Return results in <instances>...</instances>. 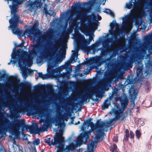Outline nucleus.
<instances>
[{
  "label": "nucleus",
  "instance_id": "f257e3e1",
  "mask_svg": "<svg viewBox=\"0 0 152 152\" xmlns=\"http://www.w3.org/2000/svg\"><path fill=\"white\" fill-rule=\"evenodd\" d=\"M35 41L37 44L33 45V50H29V53L19 48L16 52L12 53L11 54V61H13V64H15L18 61L19 66L20 67H23V65H26V63L28 66L32 64L33 55H36L37 53L40 52L41 46L38 43L40 42L39 39H37Z\"/></svg>",
  "mask_w": 152,
  "mask_h": 152
},
{
  "label": "nucleus",
  "instance_id": "f03ea898",
  "mask_svg": "<svg viewBox=\"0 0 152 152\" xmlns=\"http://www.w3.org/2000/svg\"><path fill=\"white\" fill-rule=\"evenodd\" d=\"M22 2L19 4H16L15 6V11H13L12 10H11V13L13 15V16L9 20V22L10 25L9 28H11L12 33L15 35H17L20 38L24 36L27 34L29 35H33L34 40L35 41L37 39L40 40V42L39 44H40L41 43L40 39V38H37V35L38 34V31L39 29H38L37 27L39 26V23L37 21H35L33 26L29 29H26L23 33L22 30H20L18 28V23L20 22V17L18 16L16 13L17 10L18 8V5L20 4Z\"/></svg>",
  "mask_w": 152,
  "mask_h": 152
},
{
  "label": "nucleus",
  "instance_id": "7ed1b4c3",
  "mask_svg": "<svg viewBox=\"0 0 152 152\" xmlns=\"http://www.w3.org/2000/svg\"><path fill=\"white\" fill-rule=\"evenodd\" d=\"M82 4L80 2L76 3L75 5V8L80 10V12L76 13V20H80L81 22L87 20L89 23L93 21L97 23H99L98 20H96V17L94 13L93 12L91 15L87 16V13L89 12L91 10V7H82Z\"/></svg>",
  "mask_w": 152,
  "mask_h": 152
},
{
  "label": "nucleus",
  "instance_id": "20e7f679",
  "mask_svg": "<svg viewBox=\"0 0 152 152\" xmlns=\"http://www.w3.org/2000/svg\"><path fill=\"white\" fill-rule=\"evenodd\" d=\"M56 137H54V141L53 139H51L50 138H48L45 139V142L47 143L49 146H51L52 145H57V152H61L66 151V152H71L73 151L75 149L76 147V145L73 142L70 143L69 145H66L65 146V148H63V146H59L60 144L59 142L57 140L56 141H55Z\"/></svg>",
  "mask_w": 152,
  "mask_h": 152
},
{
  "label": "nucleus",
  "instance_id": "39448f33",
  "mask_svg": "<svg viewBox=\"0 0 152 152\" xmlns=\"http://www.w3.org/2000/svg\"><path fill=\"white\" fill-rule=\"evenodd\" d=\"M59 48V45L56 43L55 45H53V47L52 48H50L49 47L47 49L45 48L42 52L40 53L39 57L40 60L44 58H46L48 56L50 58H53L56 56H58V55L57 53L58 52V50Z\"/></svg>",
  "mask_w": 152,
  "mask_h": 152
},
{
  "label": "nucleus",
  "instance_id": "423d86ee",
  "mask_svg": "<svg viewBox=\"0 0 152 152\" xmlns=\"http://www.w3.org/2000/svg\"><path fill=\"white\" fill-rule=\"evenodd\" d=\"M38 125L34 124L31 125H28L25 124V120L24 119L17 120L13 125V127L15 131L18 132L21 128L22 130H24L25 128L29 129L31 132H34L37 130Z\"/></svg>",
  "mask_w": 152,
  "mask_h": 152
},
{
  "label": "nucleus",
  "instance_id": "0eeeda50",
  "mask_svg": "<svg viewBox=\"0 0 152 152\" xmlns=\"http://www.w3.org/2000/svg\"><path fill=\"white\" fill-rule=\"evenodd\" d=\"M100 92L99 89L96 88L94 90L93 94L88 93L85 94H81L80 95V96L82 101L80 103H82L83 102L86 101L88 98H90L91 97L93 94L96 95V96L99 97L100 95Z\"/></svg>",
  "mask_w": 152,
  "mask_h": 152
},
{
  "label": "nucleus",
  "instance_id": "6e6552de",
  "mask_svg": "<svg viewBox=\"0 0 152 152\" xmlns=\"http://www.w3.org/2000/svg\"><path fill=\"white\" fill-rule=\"evenodd\" d=\"M45 0H43L44 2ZM42 0H35L34 2L29 1L28 2V6L31 10L41 8L43 5Z\"/></svg>",
  "mask_w": 152,
  "mask_h": 152
},
{
  "label": "nucleus",
  "instance_id": "1a4fd4ad",
  "mask_svg": "<svg viewBox=\"0 0 152 152\" xmlns=\"http://www.w3.org/2000/svg\"><path fill=\"white\" fill-rule=\"evenodd\" d=\"M63 131L62 129H60L59 130V132L58 133L56 132V134L54 135L56 137L55 141H56L57 140L59 142L60 144L59 147L63 146V148H65V145H64L65 140L64 137L63 136Z\"/></svg>",
  "mask_w": 152,
  "mask_h": 152
},
{
  "label": "nucleus",
  "instance_id": "9d476101",
  "mask_svg": "<svg viewBox=\"0 0 152 152\" xmlns=\"http://www.w3.org/2000/svg\"><path fill=\"white\" fill-rule=\"evenodd\" d=\"M90 134L88 133V132L86 131L83 133L80 134L77 139L76 143L77 144L81 143L84 140H85V141H86L87 139L89 138Z\"/></svg>",
  "mask_w": 152,
  "mask_h": 152
},
{
  "label": "nucleus",
  "instance_id": "9b49d317",
  "mask_svg": "<svg viewBox=\"0 0 152 152\" xmlns=\"http://www.w3.org/2000/svg\"><path fill=\"white\" fill-rule=\"evenodd\" d=\"M49 121L46 120L45 121L43 125L40 128L37 127V132L38 133H41L42 132H44L45 131H48V126L49 124Z\"/></svg>",
  "mask_w": 152,
  "mask_h": 152
},
{
  "label": "nucleus",
  "instance_id": "f8f14e48",
  "mask_svg": "<svg viewBox=\"0 0 152 152\" xmlns=\"http://www.w3.org/2000/svg\"><path fill=\"white\" fill-rule=\"evenodd\" d=\"M92 119L91 118H90L89 119V120H88L86 121V122H84V124L83 125L82 127V130H83L84 129V125H86V124H87V126H90L91 127V129H92V130H94L96 129V126L95 124L93 123V122L91 121H92Z\"/></svg>",
  "mask_w": 152,
  "mask_h": 152
},
{
  "label": "nucleus",
  "instance_id": "ddd939ff",
  "mask_svg": "<svg viewBox=\"0 0 152 152\" xmlns=\"http://www.w3.org/2000/svg\"><path fill=\"white\" fill-rule=\"evenodd\" d=\"M125 133L124 140L126 141H128L129 137L131 139L134 138V134L132 131H130L129 134V130L127 129H126L125 130Z\"/></svg>",
  "mask_w": 152,
  "mask_h": 152
},
{
  "label": "nucleus",
  "instance_id": "4468645a",
  "mask_svg": "<svg viewBox=\"0 0 152 152\" xmlns=\"http://www.w3.org/2000/svg\"><path fill=\"white\" fill-rule=\"evenodd\" d=\"M102 58L101 57H99L96 59H94V61L93 67L95 69H97L98 67L101 65L100 61H102Z\"/></svg>",
  "mask_w": 152,
  "mask_h": 152
},
{
  "label": "nucleus",
  "instance_id": "2eb2a0df",
  "mask_svg": "<svg viewBox=\"0 0 152 152\" xmlns=\"http://www.w3.org/2000/svg\"><path fill=\"white\" fill-rule=\"evenodd\" d=\"M10 124V121L7 120L6 121H4L3 125H0V133L3 131L7 130V127Z\"/></svg>",
  "mask_w": 152,
  "mask_h": 152
},
{
  "label": "nucleus",
  "instance_id": "dca6fc26",
  "mask_svg": "<svg viewBox=\"0 0 152 152\" xmlns=\"http://www.w3.org/2000/svg\"><path fill=\"white\" fill-rule=\"evenodd\" d=\"M128 99L127 97H126L124 99L120 100V103L121 106L124 109L128 105Z\"/></svg>",
  "mask_w": 152,
  "mask_h": 152
},
{
  "label": "nucleus",
  "instance_id": "f3484780",
  "mask_svg": "<svg viewBox=\"0 0 152 152\" xmlns=\"http://www.w3.org/2000/svg\"><path fill=\"white\" fill-rule=\"evenodd\" d=\"M123 113V110L121 109L116 110L114 113L115 117L114 118L116 119V120L117 121L121 117Z\"/></svg>",
  "mask_w": 152,
  "mask_h": 152
},
{
  "label": "nucleus",
  "instance_id": "a211bd4d",
  "mask_svg": "<svg viewBox=\"0 0 152 152\" xmlns=\"http://www.w3.org/2000/svg\"><path fill=\"white\" fill-rule=\"evenodd\" d=\"M103 48H101V57H104L105 56H106L108 54V52L107 50V49L108 48V47L107 45H103Z\"/></svg>",
  "mask_w": 152,
  "mask_h": 152
},
{
  "label": "nucleus",
  "instance_id": "6ab92c4d",
  "mask_svg": "<svg viewBox=\"0 0 152 152\" xmlns=\"http://www.w3.org/2000/svg\"><path fill=\"white\" fill-rule=\"evenodd\" d=\"M81 39H82L83 40V45L81 46V48L83 49L85 48V49H86V47L87 46L86 45H89L90 42L89 41V40H86L85 39V37L83 35H82L81 36Z\"/></svg>",
  "mask_w": 152,
  "mask_h": 152
},
{
  "label": "nucleus",
  "instance_id": "aec40b11",
  "mask_svg": "<svg viewBox=\"0 0 152 152\" xmlns=\"http://www.w3.org/2000/svg\"><path fill=\"white\" fill-rule=\"evenodd\" d=\"M145 44L146 45H149L151 43V39L150 35H148L145 37Z\"/></svg>",
  "mask_w": 152,
  "mask_h": 152
},
{
  "label": "nucleus",
  "instance_id": "412c9836",
  "mask_svg": "<svg viewBox=\"0 0 152 152\" xmlns=\"http://www.w3.org/2000/svg\"><path fill=\"white\" fill-rule=\"evenodd\" d=\"M78 52L77 51H75L73 53L72 55V56L71 60L70 61H71L72 62H76L77 59H75V58H77L78 56Z\"/></svg>",
  "mask_w": 152,
  "mask_h": 152
},
{
  "label": "nucleus",
  "instance_id": "4be33fe9",
  "mask_svg": "<svg viewBox=\"0 0 152 152\" xmlns=\"http://www.w3.org/2000/svg\"><path fill=\"white\" fill-rule=\"evenodd\" d=\"M142 66H138L137 67V76L138 77L142 71Z\"/></svg>",
  "mask_w": 152,
  "mask_h": 152
},
{
  "label": "nucleus",
  "instance_id": "5701e85b",
  "mask_svg": "<svg viewBox=\"0 0 152 152\" xmlns=\"http://www.w3.org/2000/svg\"><path fill=\"white\" fill-rule=\"evenodd\" d=\"M118 148L116 145L113 143L110 147V151L111 152H118L117 149Z\"/></svg>",
  "mask_w": 152,
  "mask_h": 152
},
{
  "label": "nucleus",
  "instance_id": "b1692460",
  "mask_svg": "<svg viewBox=\"0 0 152 152\" xmlns=\"http://www.w3.org/2000/svg\"><path fill=\"white\" fill-rule=\"evenodd\" d=\"M140 1H141L137 0L136 1H134V2H133L134 3L133 6L134 8H138L140 7Z\"/></svg>",
  "mask_w": 152,
  "mask_h": 152
},
{
  "label": "nucleus",
  "instance_id": "393cba45",
  "mask_svg": "<svg viewBox=\"0 0 152 152\" xmlns=\"http://www.w3.org/2000/svg\"><path fill=\"white\" fill-rule=\"evenodd\" d=\"M72 63H73V62H72L71 61H67L65 65L63 66L62 68L60 67V70H62L63 69L67 68L70 66V64Z\"/></svg>",
  "mask_w": 152,
  "mask_h": 152
},
{
  "label": "nucleus",
  "instance_id": "a878e982",
  "mask_svg": "<svg viewBox=\"0 0 152 152\" xmlns=\"http://www.w3.org/2000/svg\"><path fill=\"white\" fill-rule=\"evenodd\" d=\"M23 86L26 87L28 89H31V84L27 82H26L23 84Z\"/></svg>",
  "mask_w": 152,
  "mask_h": 152
},
{
  "label": "nucleus",
  "instance_id": "bb28decb",
  "mask_svg": "<svg viewBox=\"0 0 152 152\" xmlns=\"http://www.w3.org/2000/svg\"><path fill=\"white\" fill-rule=\"evenodd\" d=\"M108 101V100L107 99H106L104 102V103L103 104V106L102 107V110H104L108 108L109 106V104L108 103H107V102Z\"/></svg>",
  "mask_w": 152,
  "mask_h": 152
},
{
  "label": "nucleus",
  "instance_id": "cd10ccee",
  "mask_svg": "<svg viewBox=\"0 0 152 152\" xmlns=\"http://www.w3.org/2000/svg\"><path fill=\"white\" fill-rule=\"evenodd\" d=\"M96 45L95 44H93L90 46H86V50L88 51L91 50H94L95 49Z\"/></svg>",
  "mask_w": 152,
  "mask_h": 152
},
{
  "label": "nucleus",
  "instance_id": "c85d7f7f",
  "mask_svg": "<svg viewBox=\"0 0 152 152\" xmlns=\"http://www.w3.org/2000/svg\"><path fill=\"white\" fill-rule=\"evenodd\" d=\"M101 137V135L97 133L96 134L95 139L96 140V143L101 141L102 140V139H101V140H100V139Z\"/></svg>",
  "mask_w": 152,
  "mask_h": 152
},
{
  "label": "nucleus",
  "instance_id": "c756f323",
  "mask_svg": "<svg viewBox=\"0 0 152 152\" xmlns=\"http://www.w3.org/2000/svg\"><path fill=\"white\" fill-rule=\"evenodd\" d=\"M137 95V93L134 91L132 94H130V98L134 102Z\"/></svg>",
  "mask_w": 152,
  "mask_h": 152
},
{
  "label": "nucleus",
  "instance_id": "7c9ffc66",
  "mask_svg": "<svg viewBox=\"0 0 152 152\" xmlns=\"http://www.w3.org/2000/svg\"><path fill=\"white\" fill-rule=\"evenodd\" d=\"M133 0H131V1H129V3H127L126 4V7L129 9H130L133 7V5L132 4V1Z\"/></svg>",
  "mask_w": 152,
  "mask_h": 152
},
{
  "label": "nucleus",
  "instance_id": "2f4dec72",
  "mask_svg": "<svg viewBox=\"0 0 152 152\" xmlns=\"http://www.w3.org/2000/svg\"><path fill=\"white\" fill-rule=\"evenodd\" d=\"M66 56V50H62V53L61 55L60 58L61 59V61L64 60Z\"/></svg>",
  "mask_w": 152,
  "mask_h": 152
},
{
  "label": "nucleus",
  "instance_id": "473e14b6",
  "mask_svg": "<svg viewBox=\"0 0 152 152\" xmlns=\"http://www.w3.org/2000/svg\"><path fill=\"white\" fill-rule=\"evenodd\" d=\"M38 77L42 78L43 80H45L47 78V75H43L42 72H39L38 73Z\"/></svg>",
  "mask_w": 152,
  "mask_h": 152
},
{
  "label": "nucleus",
  "instance_id": "72a5a7b5",
  "mask_svg": "<svg viewBox=\"0 0 152 152\" xmlns=\"http://www.w3.org/2000/svg\"><path fill=\"white\" fill-rule=\"evenodd\" d=\"M105 125V124L104 122H102V124H101L99 122H98L95 125L96 126V129L97 128H102L103 125Z\"/></svg>",
  "mask_w": 152,
  "mask_h": 152
},
{
  "label": "nucleus",
  "instance_id": "f704fd0d",
  "mask_svg": "<svg viewBox=\"0 0 152 152\" xmlns=\"http://www.w3.org/2000/svg\"><path fill=\"white\" fill-rule=\"evenodd\" d=\"M135 135L137 138L138 139H139L141 135V133L140 132V131L139 130H137L136 131Z\"/></svg>",
  "mask_w": 152,
  "mask_h": 152
},
{
  "label": "nucleus",
  "instance_id": "c9c22d12",
  "mask_svg": "<svg viewBox=\"0 0 152 152\" xmlns=\"http://www.w3.org/2000/svg\"><path fill=\"white\" fill-rule=\"evenodd\" d=\"M55 126H56L57 125L58 126V128L59 127H61V124L60 123V121L59 120V119L58 118V119H56L55 120Z\"/></svg>",
  "mask_w": 152,
  "mask_h": 152
},
{
  "label": "nucleus",
  "instance_id": "e433bc0d",
  "mask_svg": "<svg viewBox=\"0 0 152 152\" xmlns=\"http://www.w3.org/2000/svg\"><path fill=\"white\" fill-rule=\"evenodd\" d=\"M33 144L35 145H37L39 144L40 140L39 138L34 140L33 142Z\"/></svg>",
  "mask_w": 152,
  "mask_h": 152
},
{
  "label": "nucleus",
  "instance_id": "4c0bfd02",
  "mask_svg": "<svg viewBox=\"0 0 152 152\" xmlns=\"http://www.w3.org/2000/svg\"><path fill=\"white\" fill-rule=\"evenodd\" d=\"M111 60V57H108L107 58H103L102 59V62L104 63H106L107 62H109Z\"/></svg>",
  "mask_w": 152,
  "mask_h": 152
},
{
  "label": "nucleus",
  "instance_id": "58836bf2",
  "mask_svg": "<svg viewBox=\"0 0 152 152\" xmlns=\"http://www.w3.org/2000/svg\"><path fill=\"white\" fill-rule=\"evenodd\" d=\"M117 24L115 20H113L110 24V26L111 28H113L115 26V25Z\"/></svg>",
  "mask_w": 152,
  "mask_h": 152
},
{
  "label": "nucleus",
  "instance_id": "ea45409f",
  "mask_svg": "<svg viewBox=\"0 0 152 152\" xmlns=\"http://www.w3.org/2000/svg\"><path fill=\"white\" fill-rule=\"evenodd\" d=\"M13 81L15 83H19L20 80L16 77L15 76L13 77Z\"/></svg>",
  "mask_w": 152,
  "mask_h": 152
},
{
  "label": "nucleus",
  "instance_id": "a19ab883",
  "mask_svg": "<svg viewBox=\"0 0 152 152\" xmlns=\"http://www.w3.org/2000/svg\"><path fill=\"white\" fill-rule=\"evenodd\" d=\"M117 120H116V119L114 118H113L111 119H110L109 121L107 122V124L108 125H110L113 121H116Z\"/></svg>",
  "mask_w": 152,
  "mask_h": 152
},
{
  "label": "nucleus",
  "instance_id": "79ce46f5",
  "mask_svg": "<svg viewBox=\"0 0 152 152\" xmlns=\"http://www.w3.org/2000/svg\"><path fill=\"white\" fill-rule=\"evenodd\" d=\"M43 10L44 11L46 15H50V13L48 12V10L46 7H45L44 8Z\"/></svg>",
  "mask_w": 152,
  "mask_h": 152
},
{
  "label": "nucleus",
  "instance_id": "37998d69",
  "mask_svg": "<svg viewBox=\"0 0 152 152\" xmlns=\"http://www.w3.org/2000/svg\"><path fill=\"white\" fill-rule=\"evenodd\" d=\"M107 10L109 11V14L112 17H114L115 15L114 13L112 12V11L109 9H107Z\"/></svg>",
  "mask_w": 152,
  "mask_h": 152
},
{
  "label": "nucleus",
  "instance_id": "c03bdc74",
  "mask_svg": "<svg viewBox=\"0 0 152 152\" xmlns=\"http://www.w3.org/2000/svg\"><path fill=\"white\" fill-rule=\"evenodd\" d=\"M118 137L117 136H114L113 139V140L115 142H117L118 141Z\"/></svg>",
  "mask_w": 152,
  "mask_h": 152
},
{
  "label": "nucleus",
  "instance_id": "a18cd8bd",
  "mask_svg": "<svg viewBox=\"0 0 152 152\" xmlns=\"http://www.w3.org/2000/svg\"><path fill=\"white\" fill-rule=\"evenodd\" d=\"M27 112L29 114H30V115H33V112L32 111V110H31L30 109H27Z\"/></svg>",
  "mask_w": 152,
  "mask_h": 152
},
{
  "label": "nucleus",
  "instance_id": "49530a36",
  "mask_svg": "<svg viewBox=\"0 0 152 152\" xmlns=\"http://www.w3.org/2000/svg\"><path fill=\"white\" fill-rule=\"evenodd\" d=\"M24 43V41H22L21 43L17 45L16 47H23V46Z\"/></svg>",
  "mask_w": 152,
  "mask_h": 152
},
{
  "label": "nucleus",
  "instance_id": "de8ad7c7",
  "mask_svg": "<svg viewBox=\"0 0 152 152\" xmlns=\"http://www.w3.org/2000/svg\"><path fill=\"white\" fill-rule=\"evenodd\" d=\"M34 88L36 90H39L41 88V86L39 85H37L35 86Z\"/></svg>",
  "mask_w": 152,
  "mask_h": 152
},
{
  "label": "nucleus",
  "instance_id": "09e8293b",
  "mask_svg": "<svg viewBox=\"0 0 152 152\" xmlns=\"http://www.w3.org/2000/svg\"><path fill=\"white\" fill-rule=\"evenodd\" d=\"M122 99L120 97H116L115 98V101H117L118 100H120H120Z\"/></svg>",
  "mask_w": 152,
  "mask_h": 152
},
{
  "label": "nucleus",
  "instance_id": "8fccbe9b",
  "mask_svg": "<svg viewBox=\"0 0 152 152\" xmlns=\"http://www.w3.org/2000/svg\"><path fill=\"white\" fill-rule=\"evenodd\" d=\"M129 17V16H126L124 18H123L122 19L123 21H126L128 19Z\"/></svg>",
  "mask_w": 152,
  "mask_h": 152
},
{
  "label": "nucleus",
  "instance_id": "3c124183",
  "mask_svg": "<svg viewBox=\"0 0 152 152\" xmlns=\"http://www.w3.org/2000/svg\"><path fill=\"white\" fill-rule=\"evenodd\" d=\"M97 18L98 20H100L102 19L100 15H99V14H97Z\"/></svg>",
  "mask_w": 152,
  "mask_h": 152
},
{
  "label": "nucleus",
  "instance_id": "603ef678",
  "mask_svg": "<svg viewBox=\"0 0 152 152\" xmlns=\"http://www.w3.org/2000/svg\"><path fill=\"white\" fill-rule=\"evenodd\" d=\"M114 38H115V42H117L118 41V39H117V35L116 34H115L114 35Z\"/></svg>",
  "mask_w": 152,
  "mask_h": 152
},
{
  "label": "nucleus",
  "instance_id": "864d4df0",
  "mask_svg": "<svg viewBox=\"0 0 152 152\" xmlns=\"http://www.w3.org/2000/svg\"><path fill=\"white\" fill-rule=\"evenodd\" d=\"M15 135L17 137H19L20 136V134L19 133H16L15 134Z\"/></svg>",
  "mask_w": 152,
  "mask_h": 152
},
{
  "label": "nucleus",
  "instance_id": "5fc2aeb1",
  "mask_svg": "<svg viewBox=\"0 0 152 152\" xmlns=\"http://www.w3.org/2000/svg\"><path fill=\"white\" fill-rule=\"evenodd\" d=\"M94 130H92V129H89L88 131H86L87 132H88V133L90 135L91 133V132L92 131H93Z\"/></svg>",
  "mask_w": 152,
  "mask_h": 152
},
{
  "label": "nucleus",
  "instance_id": "6e6d98bb",
  "mask_svg": "<svg viewBox=\"0 0 152 152\" xmlns=\"http://www.w3.org/2000/svg\"><path fill=\"white\" fill-rule=\"evenodd\" d=\"M73 14H71L70 15V16L69 17V19H72L73 17Z\"/></svg>",
  "mask_w": 152,
  "mask_h": 152
},
{
  "label": "nucleus",
  "instance_id": "4d7b16f0",
  "mask_svg": "<svg viewBox=\"0 0 152 152\" xmlns=\"http://www.w3.org/2000/svg\"><path fill=\"white\" fill-rule=\"evenodd\" d=\"M93 39V37L90 36L89 37V41H90V42H91V41H92V39Z\"/></svg>",
  "mask_w": 152,
  "mask_h": 152
},
{
  "label": "nucleus",
  "instance_id": "13d9d810",
  "mask_svg": "<svg viewBox=\"0 0 152 152\" xmlns=\"http://www.w3.org/2000/svg\"><path fill=\"white\" fill-rule=\"evenodd\" d=\"M107 9H106V10L104 11H103V12H104V13H106L107 14H108V13H109V11L108 10H107Z\"/></svg>",
  "mask_w": 152,
  "mask_h": 152
},
{
  "label": "nucleus",
  "instance_id": "bf43d9fd",
  "mask_svg": "<svg viewBox=\"0 0 152 152\" xmlns=\"http://www.w3.org/2000/svg\"><path fill=\"white\" fill-rule=\"evenodd\" d=\"M152 15H150V23H152Z\"/></svg>",
  "mask_w": 152,
  "mask_h": 152
},
{
  "label": "nucleus",
  "instance_id": "052dcab7",
  "mask_svg": "<svg viewBox=\"0 0 152 152\" xmlns=\"http://www.w3.org/2000/svg\"><path fill=\"white\" fill-rule=\"evenodd\" d=\"M56 13L54 12H53L52 14H50V15H52L54 17L55 16V15H56Z\"/></svg>",
  "mask_w": 152,
  "mask_h": 152
},
{
  "label": "nucleus",
  "instance_id": "680f3d73",
  "mask_svg": "<svg viewBox=\"0 0 152 152\" xmlns=\"http://www.w3.org/2000/svg\"><path fill=\"white\" fill-rule=\"evenodd\" d=\"M52 31H50L48 33V34L49 35H52Z\"/></svg>",
  "mask_w": 152,
  "mask_h": 152
},
{
  "label": "nucleus",
  "instance_id": "e2e57ef3",
  "mask_svg": "<svg viewBox=\"0 0 152 152\" xmlns=\"http://www.w3.org/2000/svg\"><path fill=\"white\" fill-rule=\"evenodd\" d=\"M80 121H78L77 122H76V123H75V125H77V124H80Z\"/></svg>",
  "mask_w": 152,
  "mask_h": 152
},
{
  "label": "nucleus",
  "instance_id": "0e129e2a",
  "mask_svg": "<svg viewBox=\"0 0 152 152\" xmlns=\"http://www.w3.org/2000/svg\"><path fill=\"white\" fill-rule=\"evenodd\" d=\"M23 75L25 77H26L27 76V74L26 73L23 72Z\"/></svg>",
  "mask_w": 152,
  "mask_h": 152
},
{
  "label": "nucleus",
  "instance_id": "69168bd1",
  "mask_svg": "<svg viewBox=\"0 0 152 152\" xmlns=\"http://www.w3.org/2000/svg\"><path fill=\"white\" fill-rule=\"evenodd\" d=\"M89 4V3L87 2H85L84 4H83V5H88Z\"/></svg>",
  "mask_w": 152,
  "mask_h": 152
},
{
  "label": "nucleus",
  "instance_id": "338daca9",
  "mask_svg": "<svg viewBox=\"0 0 152 152\" xmlns=\"http://www.w3.org/2000/svg\"><path fill=\"white\" fill-rule=\"evenodd\" d=\"M31 152H37V150L35 148L33 149Z\"/></svg>",
  "mask_w": 152,
  "mask_h": 152
},
{
  "label": "nucleus",
  "instance_id": "774afa93",
  "mask_svg": "<svg viewBox=\"0 0 152 152\" xmlns=\"http://www.w3.org/2000/svg\"><path fill=\"white\" fill-rule=\"evenodd\" d=\"M93 27L95 29H97V26H93Z\"/></svg>",
  "mask_w": 152,
  "mask_h": 152
}]
</instances>
